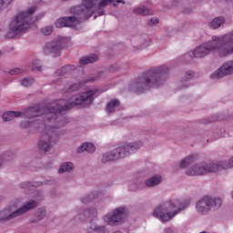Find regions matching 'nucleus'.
Returning <instances> with one entry per match:
<instances>
[{"mask_svg": "<svg viewBox=\"0 0 233 233\" xmlns=\"http://www.w3.org/2000/svg\"><path fill=\"white\" fill-rule=\"evenodd\" d=\"M99 90L93 89L84 92L80 95L73 96L71 98L65 100L60 99L51 103L47 106H35L29 107L24 111H8L4 113L2 117L5 122L12 121L14 117H39L44 116V123L41 125L42 136L38 142V147L40 152H48L54 147L56 141H57V130L61 127L66 125V118L63 116V112L70 110L73 106H89L94 103V96L97 94Z\"/></svg>", "mask_w": 233, "mask_h": 233, "instance_id": "f257e3e1", "label": "nucleus"}, {"mask_svg": "<svg viewBox=\"0 0 233 233\" xmlns=\"http://www.w3.org/2000/svg\"><path fill=\"white\" fill-rule=\"evenodd\" d=\"M212 52H218L220 57H227L233 54V32L222 36L214 35L208 41L193 51V57H205Z\"/></svg>", "mask_w": 233, "mask_h": 233, "instance_id": "f03ea898", "label": "nucleus"}, {"mask_svg": "<svg viewBox=\"0 0 233 233\" xmlns=\"http://www.w3.org/2000/svg\"><path fill=\"white\" fill-rule=\"evenodd\" d=\"M169 70L167 66L150 69L142 76H139L133 84L135 92L141 94L146 88H157L165 83V77Z\"/></svg>", "mask_w": 233, "mask_h": 233, "instance_id": "7ed1b4c3", "label": "nucleus"}, {"mask_svg": "<svg viewBox=\"0 0 233 233\" xmlns=\"http://www.w3.org/2000/svg\"><path fill=\"white\" fill-rule=\"evenodd\" d=\"M35 12V6L30 7L27 11L18 14L10 23L9 31L5 35L7 39H14L21 34H25L34 23L35 19L32 18V15Z\"/></svg>", "mask_w": 233, "mask_h": 233, "instance_id": "20e7f679", "label": "nucleus"}, {"mask_svg": "<svg viewBox=\"0 0 233 233\" xmlns=\"http://www.w3.org/2000/svg\"><path fill=\"white\" fill-rule=\"evenodd\" d=\"M76 66H66L55 73V77L58 80V85H62L64 86V92H76V90H79V86H81V85H85V83H88V81H96V78H89L83 82H74V80L68 77L74 74Z\"/></svg>", "mask_w": 233, "mask_h": 233, "instance_id": "39448f33", "label": "nucleus"}, {"mask_svg": "<svg viewBox=\"0 0 233 233\" xmlns=\"http://www.w3.org/2000/svg\"><path fill=\"white\" fill-rule=\"evenodd\" d=\"M233 168V157L228 161H216L209 164H198L186 171L187 176H205L210 172H219Z\"/></svg>", "mask_w": 233, "mask_h": 233, "instance_id": "423d86ee", "label": "nucleus"}, {"mask_svg": "<svg viewBox=\"0 0 233 233\" xmlns=\"http://www.w3.org/2000/svg\"><path fill=\"white\" fill-rule=\"evenodd\" d=\"M187 203H181L179 200L176 201H167L158 206L154 213L153 216L155 218H159L162 223H167V221H170L172 218L177 216L181 210H185V207Z\"/></svg>", "mask_w": 233, "mask_h": 233, "instance_id": "0eeeda50", "label": "nucleus"}, {"mask_svg": "<svg viewBox=\"0 0 233 233\" xmlns=\"http://www.w3.org/2000/svg\"><path fill=\"white\" fill-rule=\"evenodd\" d=\"M141 147H143V144L141 142L126 144L124 146H121L111 152L106 153L103 156L102 163H108V161H116L117 159H121V157H127V156L134 154V152L141 148Z\"/></svg>", "mask_w": 233, "mask_h": 233, "instance_id": "6e6552de", "label": "nucleus"}, {"mask_svg": "<svg viewBox=\"0 0 233 233\" xmlns=\"http://www.w3.org/2000/svg\"><path fill=\"white\" fill-rule=\"evenodd\" d=\"M223 205V201L220 198H212L210 197H205L202 200L197 203V211L199 214H206L209 210H217Z\"/></svg>", "mask_w": 233, "mask_h": 233, "instance_id": "1a4fd4ad", "label": "nucleus"}, {"mask_svg": "<svg viewBox=\"0 0 233 233\" xmlns=\"http://www.w3.org/2000/svg\"><path fill=\"white\" fill-rule=\"evenodd\" d=\"M35 207H37V202L35 200H33L13 213L8 209H4L0 211V222L10 221V219H14V218H17V216H21V214H25V212H28V210L35 208Z\"/></svg>", "mask_w": 233, "mask_h": 233, "instance_id": "9d476101", "label": "nucleus"}, {"mask_svg": "<svg viewBox=\"0 0 233 233\" xmlns=\"http://www.w3.org/2000/svg\"><path fill=\"white\" fill-rule=\"evenodd\" d=\"M66 43V38L59 37L56 42H49L46 45L44 48L45 54H54L56 56H61V48L65 46Z\"/></svg>", "mask_w": 233, "mask_h": 233, "instance_id": "9b49d317", "label": "nucleus"}, {"mask_svg": "<svg viewBox=\"0 0 233 233\" xmlns=\"http://www.w3.org/2000/svg\"><path fill=\"white\" fill-rule=\"evenodd\" d=\"M127 210L125 208H116L113 214H107L104 217V221L107 225H110L111 227L116 225V223H121L125 218V213Z\"/></svg>", "mask_w": 233, "mask_h": 233, "instance_id": "f8f14e48", "label": "nucleus"}, {"mask_svg": "<svg viewBox=\"0 0 233 233\" xmlns=\"http://www.w3.org/2000/svg\"><path fill=\"white\" fill-rule=\"evenodd\" d=\"M230 74H233V61L224 64L218 70L211 74L210 77L211 79H221Z\"/></svg>", "mask_w": 233, "mask_h": 233, "instance_id": "ddd939ff", "label": "nucleus"}, {"mask_svg": "<svg viewBox=\"0 0 233 233\" xmlns=\"http://www.w3.org/2000/svg\"><path fill=\"white\" fill-rule=\"evenodd\" d=\"M77 152L78 154H81V152H88L89 154H92L96 152V146L92 143H84L77 148Z\"/></svg>", "mask_w": 233, "mask_h": 233, "instance_id": "4468645a", "label": "nucleus"}, {"mask_svg": "<svg viewBox=\"0 0 233 233\" xmlns=\"http://www.w3.org/2000/svg\"><path fill=\"white\" fill-rule=\"evenodd\" d=\"M97 217V211L96 208L86 209L84 211V214L81 215V219H89V221H92L94 218Z\"/></svg>", "mask_w": 233, "mask_h": 233, "instance_id": "2eb2a0df", "label": "nucleus"}, {"mask_svg": "<svg viewBox=\"0 0 233 233\" xmlns=\"http://www.w3.org/2000/svg\"><path fill=\"white\" fill-rule=\"evenodd\" d=\"M99 59V56L97 55H90L86 57H82L80 59V65L81 66H85V65H89V63H96Z\"/></svg>", "mask_w": 233, "mask_h": 233, "instance_id": "dca6fc26", "label": "nucleus"}, {"mask_svg": "<svg viewBox=\"0 0 233 233\" xmlns=\"http://www.w3.org/2000/svg\"><path fill=\"white\" fill-rule=\"evenodd\" d=\"M161 183V176H155L146 181L147 187H156Z\"/></svg>", "mask_w": 233, "mask_h": 233, "instance_id": "f3484780", "label": "nucleus"}, {"mask_svg": "<svg viewBox=\"0 0 233 233\" xmlns=\"http://www.w3.org/2000/svg\"><path fill=\"white\" fill-rule=\"evenodd\" d=\"M117 106H119V100L117 99L111 100L106 106V111L109 114H112V112L116 111V108H117Z\"/></svg>", "mask_w": 233, "mask_h": 233, "instance_id": "a211bd4d", "label": "nucleus"}, {"mask_svg": "<svg viewBox=\"0 0 233 233\" xmlns=\"http://www.w3.org/2000/svg\"><path fill=\"white\" fill-rule=\"evenodd\" d=\"M135 14H139V15H152V9H148L147 7H137L134 9Z\"/></svg>", "mask_w": 233, "mask_h": 233, "instance_id": "6ab92c4d", "label": "nucleus"}, {"mask_svg": "<svg viewBox=\"0 0 233 233\" xmlns=\"http://www.w3.org/2000/svg\"><path fill=\"white\" fill-rule=\"evenodd\" d=\"M74 168V164L71 162H66L61 165L58 172L59 174H64V172H70Z\"/></svg>", "mask_w": 233, "mask_h": 233, "instance_id": "aec40b11", "label": "nucleus"}, {"mask_svg": "<svg viewBox=\"0 0 233 233\" xmlns=\"http://www.w3.org/2000/svg\"><path fill=\"white\" fill-rule=\"evenodd\" d=\"M194 159H196V157H194L192 155L186 157L185 159H183L180 162V168H187V167H188V165H191V163H194Z\"/></svg>", "mask_w": 233, "mask_h": 233, "instance_id": "412c9836", "label": "nucleus"}, {"mask_svg": "<svg viewBox=\"0 0 233 233\" xmlns=\"http://www.w3.org/2000/svg\"><path fill=\"white\" fill-rule=\"evenodd\" d=\"M224 23H225V18L217 17L211 22L210 26L211 28H219V26H221V25H223Z\"/></svg>", "mask_w": 233, "mask_h": 233, "instance_id": "4be33fe9", "label": "nucleus"}, {"mask_svg": "<svg viewBox=\"0 0 233 233\" xmlns=\"http://www.w3.org/2000/svg\"><path fill=\"white\" fill-rule=\"evenodd\" d=\"M41 32L44 35H50V34L54 32V26L52 25L45 26L41 29Z\"/></svg>", "mask_w": 233, "mask_h": 233, "instance_id": "5701e85b", "label": "nucleus"}, {"mask_svg": "<svg viewBox=\"0 0 233 233\" xmlns=\"http://www.w3.org/2000/svg\"><path fill=\"white\" fill-rule=\"evenodd\" d=\"M32 85H34V78H25L22 81L23 86H32Z\"/></svg>", "mask_w": 233, "mask_h": 233, "instance_id": "b1692460", "label": "nucleus"}, {"mask_svg": "<svg viewBox=\"0 0 233 233\" xmlns=\"http://www.w3.org/2000/svg\"><path fill=\"white\" fill-rule=\"evenodd\" d=\"M46 214V211L45 210V208H39L36 212V218L37 219H43V218H45Z\"/></svg>", "mask_w": 233, "mask_h": 233, "instance_id": "393cba45", "label": "nucleus"}, {"mask_svg": "<svg viewBox=\"0 0 233 233\" xmlns=\"http://www.w3.org/2000/svg\"><path fill=\"white\" fill-rule=\"evenodd\" d=\"M105 226L95 227L90 233H105Z\"/></svg>", "mask_w": 233, "mask_h": 233, "instance_id": "a878e982", "label": "nucleus"}, {"mask_svg": "<svg viewBox=\"0 0 233 233\" xmlns=\"http://www.w3.org/2000/svg\"><path fill=\"white\" fill-rule=\"evenodd\" d=\"M12 3V0H0V10H3V8H5V6H8Z\"/></svg>", "mask_w": 233, "mask_h": 233, "instance_id": "bb28decb", "label": "nucleus"}, {"mask_svg": "<svg viewBox=\"0 0 233 233\" xmlns=\"http://www.w3.org/2000/svg\"><path fill=\"white\" fill-rule=\"evenodd\" d=\"M22 72L23 69L21 68H14L9 71V74H11V76H17V74H21Z\"/></svg>", "mask_w": 233, "mask_h": 233, "instance_id": "cd10ccee", "label": "nucleus"}, {"mask_svg": "<svg viewBox=\"0 0 233 233\" xmlns=\"http://www.w3.org/2000/svg\"><path fill=\"white\" fill-rule=\"evenodd\" d=\"M194 77V72L187 71L185 76V81H188L189 79H192Z\"/></svg>", "mask_w": 233, "mask_h": 233, "instance_id": "c85d7f7f", "label": "nucleus"}, {"mask_svg": "<svg viewBox=\"0 0 233 233\" xmlns=\"http://www.w3.org/2000/svg\"><path fill=\"white\" fill-rule=\"evenodd\" d=\"M31 70H37V72H41V66H39V62H35L33 64Z\"/></svg>", "mask_w": 233, "mask_h": 233, "instance_id": "c756f323", "label": "nucleus"}, {"mask_svg": "<svg viewBox=\"0 0 233 233\" xmlns=\"http://www.w3.org/2000/svg\"><path fill=\"white\" fill-rule=\"evenodd\" d=\"M159 23V19L157 18H152L149 23H148V25L149 26H152V25H157Z\"/></svg>", "mask_w": 233, "mask_h": 233, "instance_id": "7c9ffc66", "label": "nucleus"}, {"mask_svg": "<svg viewBox=\"0 0 233 233\" xmlns=\"http://www.w3.org/2000/svg\"><path fill=\"white\" fill-rule=\"evenodd\" d=\"M90 201V197H86L82 198V203H88Z\"/></svg>", "mask_w": 233, "mask_h": 233, "instance_id": "2f4dec72", "label": "nucleus"}, {"mask_svg": "<svg viewBox=\"0 0 233 233\" xmlns=\"http://www.w3.org/2000/svg\"><path fill=\"white\" fill-rule=\"evenodd\" d=\"M21 127H22V128H28V127H30V124L22 123Z\"/></svg>", "mask_w": 233, "mask_h": 233, "instance_id": "473e14b6", "label": "nucleus"}, {"mask_svg": "<svg viewBox=\"0 0 233 233\" xmlns=\"http://www.w3.org/2000/svg\"><path fill=\"white\" fill-rule=\"evenodd\" d=\"M21 188H26L28 187V183H23L20 185Z\"/></svg>", "mask_w": 233, "mask_h": 233, "instance_id": "72a5a7b5", "label": "nucleus"}, {"mask_svg": "<svg viewBox=\"0 0 233 233\" xmlns=\"http://www.w3.org/2000/svg\"><path fill=\"white\" fill-rule=\"evenodd\" d=\"M3 165V158H0V167Z\"/></svg>", "mask_w": 233, "mask_h": 233, "instance_id": "f704fd0d", "label": "nucleus"}, {"mask_svg": "<svg viewBox=\"0 0 233 233\" xmlns=\"http://www.w3.org/2000/svg\"><path fill=\"white\" fill-rule=\"evenodd\" d=\"M104 14H105L104 12H101L99 13V15H104Z\"/></svg>", "mask_w": 233, "mask_h": 233, "instance_id": "c9c22d12", "label": "nucleus"}, {"mask_svg": "<svg viewBox=\"0 0 233 233\" xmlns=\"http://www.w3.org/2000/svg\"><path fill=\"white\" fill-rule=\"evenodd\" d=\"M1 56H2V53H1V51H0V57H1Z\"/></svg>", "mask_w": 233, "mask_h": 233, "instance_id": "e433bc0d", "label": "nucleus"}]
</instances>
